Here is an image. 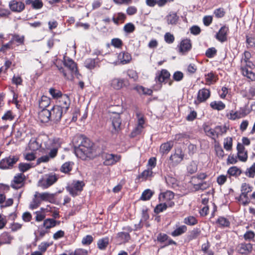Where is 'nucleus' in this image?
I'll list each match as a JSON object with an SVG mask.
<instances>
[{"label":"nucleus","mask_w":255,"mask_h":255,"mask_svg":"<svg viewBox=\"0 0 255 255\" xmlns=\"http://www.w3.org/2000/svg\"><path fill=\"white\" fill-rule=\"evenodd\" d=\"M39 138H32L28 143V148L31 151H35L40 147L50 150L48 155L42 156L38 158L37 164L47 162L50 158H54L57 154L58 149L61 147L62 141L60 138L49 139L45 137L43 143L40 142Z\"/></svg>","instance_id":"f257e3e1"},{"label":"nucleus","mask_w":255,"mask_h":255,"mask_svg":"<svg viewBox=\"0 0 255 255\" xmlns=\"http://www.w3.org/2000/svg\"><path fill=\"white\" fill-rule=\"evenodd\" d=\"M93 143L88 138H82L81 144L75 146L74 151L76 155L80 158L84 159L86 156H90L93 152Z\"/></svg>","instance_id":"f03ea898"},{"label":"nucleus","mask_w":255,"mask_h":255,"mask_svg":"<svg viewBox=\"0 0 255 255\" xmlns=\"http://www.w3.org/2000/svg\"><path fill=\"white\" fill-rule=\"evenodd\" d=\"M63 63L64 66L68 70L69 73H67L66 70L61 66H59L58 65H56V67H57L59 72L63 74V75L65 78L69 79V75H70L71 77L75 76H77V78H79V73L78 72L76 64L72 59L64 57Z\"/></svg>","instance_id":"7ed1b4c3"},{"label":"nucleus","mask_w":255,"mask_h":255,"mask_svg":"<svg viewBox=\"0 0 255 255\" xmlns=\"http://www.w3.org/2000/svg\"><path fill=\"white\" fill-rule=\"evenodd\" d=\"M228 129V127L226 125L224 126H217L214 128H211L208 126L204 128L206 135L214 140H216L219 136L225 134Z\"/></svg>","instance_id":"20e7f679"},{"label":"nucleus","mask_w":255,"mask_h":255,"mask_svg":"<svg viewBox=\"0 0 255 255\" xmlns=\"http://www.w3.org/2000/svg\"><path fill=\"white\" fill-rule=\"evenodd\" d=\"M253 187L246 183H243L241 186V193L237 198L239 202L246 206L250 202V198L248 193L252 191Z\"/></svg>","instance_id":"39448f33"},{"label":"nucleus","mask_w":255,"mask_h":255,"mask_svg":"<svg viewBox=\"0 0 255 255\" xmlns=\"http://www.w3.org/2000/svg\"><path fill=\"white\" fill-rule=\"evenodd\" d=\"M58 176L54 173L46 174L45 177L38 181V186L43 189H47L54 184L58 180Z\"/></svg>","instance_id":"423d86ee"},{"label":"nucleus","mask_w":255,"mask_h":255,"mask_svg":"<svg viewBox=\"0 0 255 255\" xmlns=\"http://www.w3.org/2000/svg\"><path fill=\"white\" fill-rule=\"evenodd\" d=\"M85 184L83 181H73L66 187V190L70 195L75 196L78 195L83 190Z\"/></svg>","instance_id":"0eeeda50"},{"label":"nucleus","mask_w":255,"mask_h":255,"mask_svg":"<svg viewBox=\"0 0 255 255\" xmlns=\"http://www.w3.org/2000/svg\"><path fill=\"white\" fill-rule=\"evenodd\" d=\"M18 160L19 157L16 155H10L3 158L0 161V169H11Z\"/></svg>","instance_id":"6e6552de"},{"label":"nucleus","mask_w":255,"mask_h":255,"mask_svg":"<svg viewBox=\"0 0 255 255\" xmlns=\"http://www.w3.org/2000/svg\"><path fill=\"white\" fill-rule=\"evenodd\" d=\"M111 126L110 127L111 132L113 135L118 134L121 131V120L119 114H115L111 118Z\"/></svg>","instance_id":"1a4fd4ad"},{"label":"nucleus","mask_w":255,"mask_h":255,"mask_svg":"<svg viewBox=\"0 0 255 255\" xmlns=\"http://www.w3.org/2000/svg\"><path fill=\"white\" fill-rule=\"evenodd\" d=\"M174 194L170 191H167L159 194L158 199L160 202L167 204L169 207H172L174 205V202L172 201Z\"/></svg>","instance_id":"9d476101"},{"label":"nucleus","mask_w":255,"mask_h":255,"mask_svg":"<svg viewBox=\"0 0 255 255\" xmlns=\"http://www.w3.org/2000/svg\"><path fill=\"white\" fill-rule=\"evenodd\" d=\"M60 107H58V105L54 106L49 110L51 121L54 122H58L60 121L64 112Z\"/></svg>","instance_id":"9b49d317"},{"label":"nucleus","mask_w":255,"mask_h":255,"mask_svg":"<svg viewBox=\"0 0 255 255\" xmlns=\"http://www.w3.org/2000/svg\"><path fill=\"white\" fill-rule=\"evenodd\" d=\"M128 84V80L122 78H115L110 81L111 87L115 90H120Z\"/></svg>","instance_id":"f8f14e48"},{"label":"nucleus","mask_w":255,"mask_h":255,"mask_svg":"<svg viewBox=\"0 0 255 255\" xmlns=\"http://www.w3.org/2000/svg\"><path fill=\"white\" fill-rule=\"evenodd\" d=\"M184 156V155L182 150L180 148H177L175 150L174 153L170 155L169 159L171 161L172 165L175 166L182 161Z\"/></svg>","instance_id":"ddd939ff"},{"label":"nucleus","mask_w":255,"mask_h":255,"mask_svg":"<svg viewBox=\"0 0 255 255\" xmlns=\"http://www.w3.org/2000/svg\"><path fill=\"white\" fill-rule=\"evenodd\" d=\"M210 96V91L209 89L203 88L198 91L197 100L194 103L196 105L206 101Z\"/></svg>","instance_id":"4468645a"},{"label":"nucleus","mask_w":255,"mask_h":255,"mask_svg":"<svg viewBox=\"0 0 255 255\" xmlns=\"http://www.w3.org/2000/svg\"><path fill=\"white\" fill-rule=\"evenodd\" d=\"M253 250V245L251 243H241L236 247V251L238 253L242 255H248Z\"/></svg>","instance_id":"2eb2a0df"},{"label":"nucleus","mask_w":255,"mask_h":255,"mask_svg":"<svg viewBox=\"0 0 255 255\" xmlns=\"http://www.w3.org/2000/svg\"><path fill=\"white\" fill-rule=\"evenodd\" d=\"M25 179L24 175L22 173H18L14 176L11 183L13 188L19 189L23 186Z\"/></svg>","instance_id":"dca6fc26"},{"label":"nucleus","mask_w":255,"mask_h":255,"mask_svg":"<svg viewBox=\"0 0 255 255\" xmlns=\"http://www.w3.org/2000/svg\"><path fill=\"white\" fill-rule=\"evenodd\" d=\"M103 156L104 159V163L106 165H113L119 161L121 158L119 155L110 153H104Z\"/></svg>","instance_id":"f3484780"},{"label":"nucleus","mask_w":255,"mask_h":255,"mask_svg":"<svg viewBox=\"0 0 255 255\" xmlns=\"http://www.w3.org/2000/svg\"><path fill=\"white\" fill-rule=\"evenodd\" d=\"M237 149L238 151L237 157L242 162L246 161L248 159V152L246 150L244 145L238 143Z\"/></svg>","instance_id":"a211bd4d"},{"label":"nucleus","mask_w":255,"mask_h":255,"mask_svg":"<svg viewBox=\"0 0 255 255\" xmlns=\"http://www.w3.org/2000/svg\"><path fill=\"white\" fill-rule=\"evenodd\" d=\"M229 32V27L223 26L219 29L215 35L216 38L221 42H224L227 40V34Z\"/></svg>","instance_id":"6ab92c4d"},{"label":"nucleus","mask_w":255,"mask_h":255,"mask_svg":"<svg viewBox=\"0 0 255 255\" xmlns=\"http://www.w3.org/2000/svg\"><path fill=\"white\" fill-rule=\"evenodd\" d=\"M170 74L166 69H162L156 74L155 80L159 83H166L167 80L169 79Z\"/></svg>","instance_id":"aec40b11"},{"label":"nucleus","mask_w":255,"mask_h":255,"mask_svg":"<svg viewBox=\"0 0 255 255\" xmlns=\"http://www.w3.org/2000/svg\"><path fill=\"white\" fill-rule=\"evenodd\" d=\"M55 194L50 193L48 192L38 193L35 192L34 196L38 197L42 201H48L51 203H53L55 201Z\"/></svg>","instance_id":"412c9836"},{"label":"nucleus","mask_w":255,"mask_h":255,"mask_svg":"<svg viewBox=\"0 0 255 255\" xmlns=\"http://www.w3.org/2000/svg\"><path fill=\"white\" fill-rule=\"evenodd\" d=\"M59 105L58 107L63 110V111L66 113L69 109L70 105V100L67 95H62L59 100Z\"/></svg>","instance_id":"4be33fe9"},{"label":"nucleus","mask_w":255,"mask_h":255,"mask_svg":"<svg viewBox=\"0 0 255 255\" xmlns=\"http://www.w3.org/2000/svg\"><path fill=\"white\" fill-rule=\"evenodd\" d=\"M9 6L12 11L16 12L22 11L25 7L24 3L15 0L11 1L9 3Z\"/></svg>","instance_id":"5701e85b"},{"label":"nucleus","mask_w":255,"mask_h":255,"mask_svg":"<svg viewBox=\"0 0 255 255\" xmlns=\"http://www.w3.org/2000/svg\"><path fill=\"white\" fill-rule=\"evenodd\" d=\"M253 67H249V66L241 65V70L243 75L251 81L255 80V74L252 71Z\"/></svg>","instance_id":"b1692460"},{"label":"nucleus","mask_w":255,"mask_h":255,"mask_svg":"<svg viewBox=\"0 0 255 255\" xmlns=\"http://www.w3.org/2000/svg\"><path fill=\"white\" fill-rule=\"evenodd\" d=\"M153 176V173L151 169L147 168V169L144 170L141 174H140L137 179L140 181H145L147 180H150Z\"/></svg>","instance_id":"393cba45"},{"label":"nucleus","mask_w":255,"mask_h":255,"mask_svg":"<svg viewBox=\"0 0 255 255\" xmlns=\"http://www.w3.org/2000/svg\"><path fill=\"white\" fill-rule=\"evenodd\" d=\"M38 118L42 123H47L51 121L49 110L43 109L38 113Z\"/></svg>","instance_id":"a878e982"},{"label":"nucleus","mask_w":255,"mask_h":255,"mask_svg":"<svg viewBox=\"0 0 255 255\" xmlns=\"http://www.w3.org/2000/svg\"><path fill=\"white\" fill-rule=\"evenodd\" d=\"M173 146V141H169L162 143L159 149V152L162 155L167 154Z\"/></svg>","instance_id":"bb28decb"},{"label":"nucleus","mask_w":255,"mask_h":255,"mask_svg":"<svg viewBox=\"0 0 255 255\" xmlns=\"http://www.w3.org/2000/svg\"><path fill=\"white\" fill-rule=\"evenodd\" d=\"M191 48V43L190 39H183L180 44L179 50L181 52L184 53L188 51Z\"/></svg>","instance_id":"cd10ccee"},{"label":"nucleus","mask_w":255,"mask_h":255,"mask_svg":"<svg viewBox=\"0 0 255 255\" xmlns=\"http://www.w3.org/2000/svg\"><path fill=\"white\" fill-rule=\"evenodd\" d=\"M251 57V54L248 51H245L244 53L241 60V65L243 66H247L249 67H254V64L250 61Z\"/></svg>","instance_id":"c85d7f7f"},{"label":"nucleus","mask_w":255,"mask_h":255,"mask_svg":"<svg viewBox=\"0 0 255 255\" xmlns=\"http://www.w3.org/2000/svg\"><path fill=\"white\" fill-rule=\"evenodd\" d=\"M117 239L120 244H125L129 241L130 236L128 233L121 232L117 234Z\"/></svg>","instance_id":"c756f323"},{"label":"nucleus","mask_w":255,"mask_h":255,"mask_svg":"<svg viewBox=\"0 0 255 255\" xmlns=\"http://www.w3.org/2000/svg\"><path fill=\"white\" fill-rule=\"evenodd\" d=\"M165 19L168 24L175 25L178 21L179 16L175 12H170L166 16Z\"/></svg>","instance_id":"7c9ffc66"},{"label":"nucleus","mask_w":255,"mask_h":255,"mask_svg":"<svg viewBox=\"0 0 255 255\" xmlns=\"http://www.w3.org/2000/svg\"><path fill=\"white\" fill-rule=\"evenodd\" d=\"M118 58L123 64H127L131 60V55L127 52H122L118 55Z\"/></svg>","instance_id":"2f4dec72"},{"label":"nucleus","mask_w":255,"mask_h":255,"mask_svg":"<svg viewBox=\"0 0 255 255\" xmlns=\"http://www.w3.org/2000/svg\"><path fill=\"white\" fill-rule=\"evenodd\" d=\"M60 223V221H57L53 219L48 218L44 221L43 226L46 229H49L55 227L57 225H59Z\"/></svg>","instance_id":"473e14b6"},{"label":"nucleus","mask_w":255,"mask_h":255,"mask_svg":"<svg viewBox=\"0 0 255 255\" xmlns=\"http://www.w3.org/2000/svg\"><path fill=\"white\" fill-rule=\"evenodd\" d=\"M205 76L206 84L208 85H210L215 83L218 79L217 76L213 72L205 74Z\"/></svg>","instance_id":"72a5a7b5"},{"label":"nucleus","mask_w":255,"mask_h":255,"mask_svg":"<svg viewBox=\"0 0 255 255\" xmlns=\"http://www.w3.org/2000/svg\"><path fill=\"white\" fill-rule=\"evenodd\" d=\"M133 89L140 95H151L152 93V91L151 89L145 88L142 86H136Z\"/></svg>","instance_id":"f704fd0d"},{"label":"nucleus","mask_w":255,"mask_h":255,"mask_svg":"<svg viewBox=\"0 0 255 255\" xmlns=\"http://www.w3.org/2000/svg\"><path fill=\"white\" fill-rule=\"evenodd\" d=\"M25 3L27 5H31L34 9H40L43 6V2L41 0H26Z\"/></svg>","instance_id":"c9c22d12"},{"label":"nucleus","mask_w":255,"mask_h":255,"mask_svg":"<svg viewBox=\"0 0 255 255\" xmlns=\"http://www.w3.org/2000/svg\"><path fill=\"white\" fill-rule=\"evenodd\" d=\"M109 243V239L108 237H105L100 239L97 242V246L100 250H105Z\"/></svg>","instance_id":"e433bc0d"},{"label":"nucleus","mask_w":255,"mask_h":255,"mask_svg":"<svg viewBox=\"0 0 255 255\" xmlns=\"http://www.w3.org/2000/svg\"><path fill=\"white\" fill-rule=\"evenodd\" d=\"M126 18V16L125 14L122 12H119L114 15L112 20L115 24L118 25L120 21L122 22H124Z\"/></svg>","instance_id":"4c0bfd02"},{"label":"nucleus","mask_w":255,"mask_h":255,"mask_svg":"<svg viewBox=\"0 0 255 255\" xmlns=\"http://www.w3.org/2000/svg\"><path fill=\"white\" fill-rule=\"evenodd\" d=\"M227 173L230 176L237 177L241 174L242 171L237 166H232L229 168L227 171Z\"/></svg>","instance_id":"58836bf2"},{"label":"nucleus","mask_w":255,"mask_h":255,"mask_svg":"<svg viewBox=\"0 0 255 255\" xmlns=\"http://www.w3.org/2000/svg\"><path fill=\"white\" fill-rule=\"evenodd\" d=\"M50 104V99L49 97L43 96L39 101V107L41 109H45Z\"/></svg>","instance_id":"ea45409f"},{"label":"nucleus","mask_w":255,"mask_h":255,"mask_svg":"<svg viewBox=\"0 0 255 255\" xmlns=\"http://www.w3.org/2000/svg\"><path fill=\"white\" fill-rule=\"evenodd\" d=\"M186 231L187 227L185 225H182L177 228L174 231L171 233V235L173 237L179 236L185 233Z\"/></svg>","instance_id":"a19ab883"},{"label":"nucleus","mask_w":255,"mask_h":255,"mask_svg":"<svg viewBox=\"0 0 255 255\" xmlns=\"http://www.w3.org/2000/svg\"><path fill=\"white\" fill-rule=\"evenodd\" d=\"M211 107L218 111H221L225 109V105L222 101H213L210 103Z\"/></svg>","instance_id":"79ce46f5"},{"label":"nucleus","mask_w":255,"mask_h":255,"mask_svg":"<svg viewBox=\"0 0 255 255\" xmlns=\"http://www.w3.org/2000/svg\"><path fill=\"white\" fill-rule=\"evenodd\" d=\"M69 255H88L89 251L87 250L78 248L76 249L74 251H68Z\"/></svg>","instance_id":"37998d69"},{"label":"nucleus","mask_w":255,"mask_h":255,"mask_svg":"<svg viewBox=\"0 0 255 255\" xmlns=\"http://www.w3.org/2000/svg\"><path fill=\"white\" fill-rule=\"evenodd\" d=\"M198 169V166L196 162L192 161L187 166V172L192 174L195 173Z\"/></svg>","instance_id":"c03bdc74"},{"label":"nucleus","mask_w":255,"mask_h":255,"mask_svg":"<svg viewBox=\"0 0 255 255\" xmlns=\"http://www.w3.org/2000/svg\"><path fill=\"white\" fill-rule=\"evenodd\" d=\"M98 60V59H87L84 63L85 67L89 69H94L96 66V63L97 62L96 60Z\"/></svg>","instance_id":"a18cd8bd"},{"label":"nucleus","mask_w":255,"mask_h":255,"mask_svg":"<svg viewBox=\"0 0 255 255\" xmlns=\"http://www.w3.org/2000/svg\"><path fill=\"white\" fill-rule=\"evenodd\" d=\"M217 223L222 228L228 227L230 224L229 221L224 217H219L217 221Z\"/></svg>","instance_id":"49530a36"},{"label":"nucleus","mask_w":255,"mask_h":255,"mask_svg":"<svg viewBox=\"0 0 255 255\" xmlns=\"http://www.w3.org/2000/svg\"><path fill=\"white\" fill-rule=\"evenodd\" d=\"M153 192L151 190L148 189L145 190L142 193L140 197V199L143 201H146L149 200L153 195Z\"/></svg>","instance_id":"de8ad7c7"},{"label":"nucleus","mask_w":255,"mask_h":255,"mask_svg":"<svg viewBox=\"0 0 255 255\" xmlns=\"http://www.w3.org/2000/svg\"><path fill=\"white\" fill-rule=\"evenodd\" d=\"M233 139L232 137H227L224 140V148L227 151L231 150L232 148Z\"/></svg>","instance_id":"09e8293b"},{"label":"nucleus","mask_w":255,"mask_h":255,"mask_svg":"<svg viewBox=\"0 0 255 255\" xmlns=\"http://www.w3.org/2000/svg\"><path fill=\"white\" fill-rule=\"evenodd\" d=\"M10 41H12V44L14 41H15L17 43L18 45L23 44L24 41V36L23 35L20 36L18 34H14L12 35Z\"/></svg>","instance_id":"8fccbe9b"},{"label":"nucleus","mask_w":255,"mask_h":255,"mask_svg":"<svg viewBox=\"0 0 255 255\" xmlns=\"http://www.w3.org/2000/svg\"><path fill=\"white\" fill-rule=\"evenodd\" d=\"M184 223L188 225L193 226L197 223V220L194 216H190L184 219Z\"/></svg>","instance_id":"3c124183"},{"label":"nucleus","mask_w":255,"mask_h":255,"mask_svg":"<svg viewBox=\"0 0 255 255\" xmlns=\"http://www.w3.org/2000/svg\"><path fill=\"white\" fill-rule=\"evenodd\" d=\"M41 204V200L38 197H35L32 200V202L30 203L29 205V208L30 209H35L39 207V206Z\"/></svg>","instance_id":"603ef678"},{"label":"nucleus","mask_w":255,"mask_h":255,"mask_svg":"<svg viewBox=\"0 0 255 255\" xmlns=\"http://www.w3.org/2000/svg\"><path fill=\"white\" fill-rule=\"evenodd\" d=\"M167 207H169L167 204H165L163 202H161L156 206L154 209V212L156 214L160 213L165 210Z\"/></svg>","instance_id":"864d4df0"},{"label":"nucleus","mask_w":255,"mask_h":255,"mask_svg":"<svg viewBox=\"0 0 255 255\" xmlns=\"http://www.w3.org/2000/svg\"><path fill=\"white\" fill-rule=\"evenodd\" d=\"M49 93L54 99L60 98L62 96L60 91L54 88H50L49 89Z\"/></svg>","instance_id":"5fc2aeb1"},{"label":"nucleus","mask_w":255,"mask_h":255,"mask_svg":"<svg viewBox=\"0 0 255 255\" xmlns=\"http://www.w3.org/2000/svg\"><path fill=\"white\" fill-rule=\"evenodd\" d=\"M245 174L250 178H254L255 176V164H253L251 167L247 169Z\"/></svg>","instance_id":"6e6d98bb"},{"label":"nucleus","mask_w":255,"mask_h":255,"mask_svg":"<svg viewBox=\"0 0 255 255\" xmlns=\"http://www.w3.org/2000/svg\"><path fill=\"white\" fill-rule=\"evenodd\" d=\"M32 167V164L26 163H20L19 164L18 168L20 171L24 172Z\"/></svg>","instance_id":"4d7b16f0"},{"label":"nucleus","mask_w":255,"mask_h":255,"mask_svg":"<svg viewBox=\"0 0 255 255\" xmlns=\"http://www.w3.org/2000/svg\"><path fill=\"white\" fill-rule=\"evenodd\" d=\"M241 118H244L247 116L251 112L250 110L247 106H244L240 108L238 110Z\"/></svg>","instance_id":"13d9d810"},{"label":"nucleus","mask_w":255,"mask_h":255,"mask_svg":"<svg viewBox=\"0 0 255 255\" xmlns=\"http://www.w3.org/2000/svg\"><path fill=\"white\" fill-rule=\"evenodd\" d=\"M209 186V184L206 182H204L202 183H200L197 184H195L194 186V188L196 190H204L208 188Z\"/></svg>","instance_id":"bf43d9fd"},{"label":"nucleus","mask_w":255,"mask_h":255,"mask_svg":"<svg viewBox=\"0 0 255 255\" xmlns=\"http://www.w3.org/2000/svg\"><path fill=\"white\" fill-rule=\"evenodd\" d=\"M144 128V127H141L136 125L131 132V136L132 137H135L136 135L140 134L142 132Z\"/></svg>","instance_id":"052dcab7"},{"label":"nucleus","mask_w":255,"mask_h":255,"mask_svg":"<svg viewBox=\"0 0 255 255\" xmlns=\"http://www.w3.org/2000/svg\"><path fill=\"white\" fill-rule=\"evenodd\" d=\"M14 116L11 111H7L1 117L3 121H11L13 120Z\"/></svg>","instance_id":"680f3d73"},{"label":"nucleus","mask_w":255,"mask_h":255,"mask_svg":"<svg viewBox=\"0 0 255 255\" xmlns=\"http://www.w3.org/2000/svg\"><path fill=\"white\" fill-rule=\"evenodd\" d=\"M127 75L132 79L133 81H136L138 79V75L136 72L133 70H128L127 71Z\"/></svg>","instance_id":"e2e57ef3"},{"label":"nucleus","mask_w":255,"mask_h":255,"mask_svg":"<svg viewBox=\"0 0 255 255\" xmlns=\"http://www.w3.org/2000/svg\"><path fill=\"white\" fill-rule=\"evenodd\" d=\"M136 116L137 119V123L136 125L141 127H144V125L145 124V120L143 115L139 113H137Z\"/></svg>","instance_id":"0e129e2a"},{"label":"nucleus","mask_w":255,"mask_h":255,"mask_svg":"<svg viewBox=\"0 0 255 255\" xmlns=\"http://www.w3.org/2000/svg\"><path fill=\"white\" fill-rule=\"evenodd\" d=\"M184 77L183 73L181 71H176L173 75V79L174 80L179 82L181 81Z\"/></svg>","instance_id":"69168bd1"},{"label":"nucleus","mask_w":255,"mask_h":255,"mask_svg":"<svg viewBox=\"0 0 255 255\" xmlns=\"http://www.w3.org/2000/svg\"><path fill=\"white\" fill-rule=\"evenodd\" d=\"M93 241V238L91 235H87L82 240V244L83 245H89Z\"/></svg>","instance_id":"338daca9"},{"label":"nucleus","mask_w":255,"mask_h":255,"mask_svg":"<svg viewBox=\"0 0 255 255\" xmlns=\"http://www.w3.org/2000/svg\"><path fill=\"white\" fill-rule=\"evenodd\" d=\"M164 40L168 44L172 43L174 41V36L169 32H167L164 35Z\"/></svg>","instance_id":"774afa93"}]
</instances>
